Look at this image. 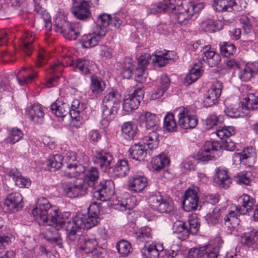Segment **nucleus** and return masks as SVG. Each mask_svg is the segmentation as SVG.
I'll return each instance as SVG.
<instances>
[{"label": "nucleus", "mask_w": 258, "mask_h": 258, "mask_svg": "<svg viewBox=\"0 0 258 258\" xmlns=\"http://www.w3.org/2000/svg\"><path fill=\"white\" fill-rule=\"evenodd\" d=\"M62 157L60 154L50 156L47 161V166L51 171H55L59 169L62 163Z\"/></svg>", "instance_id": "a18cd8bd"}, {"label": "nucleus", "mask_w": 258, "mask_h": 258, "mask_svg": "<svg viewBox=\"0 0 258 258\" xmlns=\"http://www.w3.org/2000/svg\"><path fill=\"white\" fill-rule=\"evenodd\" d=\"M159 54H153L152 55L150 54V57L148 58V60H149V63L152 61L153 63L156 64L159 67L165 66L167 63V61L164 55L161 51L159 52Z\"/></svg>", "instance_id": "3c124183"}, {"label": "nucleus", "mask_w": 258, "mask_h": 258, "mask_svg": "<svg viewBox=\"0 0 258 258\" xmlns=\"http://www.w3.org/2000/svg\"><path fill=\"white\" fill-rule=\"evenodd\" d=\"M214 180L221 187L224 188H228L231 182L226 170L223 169H218L216 170Z\"/></svg>", "instance_id": "2f4dec72"}, {"label": "nucleus", "mask_w": 258, "mask_h": 258, "mask_svg": "<svg viewBox=\"0 0 258 258\" xmlns=\"http://www.w3.org/2000/svg\"><path fill=\"white\" fill-rule=\"evenodd\" d=\"M147 179L143 176L134 175L128 180V188L134 192H140L147 186Z\"/></svg>", "instance_id": "412c9836"}, {"label": "nucleus", "mask_w": 258, "mask_h": 258, "mask_svg": "<svg viewBox=\"0 0 258 258\" xmlns=\"http://www.w3.org/2000/svg\"><path fill=\"white\" fill-rule=\"evenodd\" d=\"M133 71V65L131 60L130 59H126L124 62V66L123 67L121 71V75L123 79H130L132 76Z\"/></svg>", "instance_id": "0e129e2a"}, {"label": "nucleus", "mask_w": 258, "mask_h": 258, "mask_svg": "<svg viewBox=\"0 0 258 258\" xmlns=\"http://www.w3.org/2000/svg\"><path fill=\"white\" fill-rule=\"evenodd\" d=\"M26 114L33 122L41 124L43 122L44 113L40 105L34 104L26 109Z\"/></svg>", "instance_id": "4be33fe9"}, {"label": "nucleus", "mask_w": 258, "mask_h": 258, "mask_svg": "<svg viewBox=\"0 0 258 258\" xmlns=\"http://www.w3.org/2000/svg\"><path fill=\"white\" fill-rule=\"evenodd\" d=\"M5 206L13 212L20 210L23 206V198L19 192H13L8 195L5 199Z\"/></svg>", "instance_id": "f3484780"}, {"label": "nucleus", "mask_w": 258, "mask_h": 258, "mask_svg": "<svg viewBox=\"0 0 258 258\" xmlns=\"http://www.w3.org/2000/svg\"><path fill=\"white\" fill-rule=\"evenodd\" d=\"M202 67L203 62L202 60H198L197 62H195L194 67L185 77V83L190 85L196 81L201 76Z\"/></svg>", "instance_id": "c85d7f7f"}, {"label": "nucleus", "mask_w": 258, "mask_h": 258, "mask_svg": "<svg viewBox=\"0 0 258 258\" xmlns=\"http://www.w3.org/2000/svg\"><path fill=\"white\" fill-rule=\"evenodd\" d=\"M80 105L79 101L75 100L70 108L69 104L57 100L51 105V110L58 117H63L69 114L73 119L77 120L81 111Z\"/></svg>", "instance_id": "20e7f679"}, {"label": "nucleus", "mask_w": 258, "mask_h": 258, "mask_svg": "<svg viewBox=\"0 0 258 258\" xmlns=\"http://www.w3.org/2000/svg\"><path fill=\"white\" fill-rule=\"evenodd\" d=\"M244 100H245V106L247 109H258V96L250 94L247 97L245 98Z\"/></svg>", "instance_id": "bf43d9fd"}, {"label": "nucleus", "mask_w": 258, "mask_h": 258, "mask_svg": "<svg viewBox=\"0 0 258 258\" xmlns=\"http://www.w3.org/2000/svg\"><path fill=\"white\" fill-rule=\"evenodd\" d=\"M64 194L70 198L84 196L87 194L90 187L82 178H77L73 181H65L62 183Z\"/></svg>", "instance_id": "39448f33"}, {"label": "nucleus", "mask_w": 258, "mask_h": 258, "mask_svg": "<svg viewBox=\"0 0 258 258\" xmlns=\"http://www.w3.org/2000/svg\"><path fill=\"white\" fill-rule=\"evenodd\" d=\"M23 134L22 132L17 127H14L9 136V140L12 144H15L19 142L23 137Z\"/></svg>", "instance_id": "69168bd1"}, {"label": "nucleus", "mask_w": 258, "mask_h": 258, "mask_svg": "<svg viewBox=\"0 0 258 258\" xmlns=\"http://www.w3.org/2000/svg\"><path fill=\"white\" fill-rule=\"evenodd\" d=\"M214 157L209 151V148L206 147L200 150L197 154V160L201 162H207L211 160Z\"/></svg>", "instance_id": "e2e57ef3"}, {"label": "nucleus", "mask_w": 258, "mask_h": 258, "mask_svg": "<svg viewBox=\"0 0 258 258\" xmlns=\"http://www.w3.org/2000/svg\"><path fill=\"white\" fill-rule=\"evenodd\" d=\"M25 70H26V68H23L20 71L19 76L17 78L19 84L21 86L30 83L37 77L36 73L29 75L28 76H24L23 74V72Z\"/></svg>", "instance_id": "603ef678"}, {"label": "nucleus", "mask_w": 258, "mask_h": 258, "mask_svg": "<svg viewBox=\"0 0 258 258\" xmlns=\"http://www.w3.org/2000/svg\"><path fill=\"white\" fill-rule=\"evenodd\" d=\"M63 65L60 62H57L52 64L48 71V73L51 76L46 82V86L51 87L54 82H56L63 71Z\"/></svg>", "instance_id": "bb28decb"}, {"label": "nucleus", "mask_w": 258, "mask_h": 258, "mask_svg": "<svg viewBox=\"0 0 258 258\" xmlns=\"http://www.w3.org/2000/svg\"><path fill=\"white\" fill-rule=\"evenodd\" d=\"M170 4L159 3L152 4L146 7L148 14H156L158 13L169 10Z\"/></svg>", "instance_id": "c03bdc74"}, {"label": "nucleus", "mask_w": 258, "mask_h": 258, "mask_svg": "<svg viewBox=\"0 0 258 258\" xmlns=\"http://www.w3.org/2000/svg\"><path fill=\"white\" fill-rule=\"evenodd\" d=\"M84 172V167L81 164L78 165L77 163H74L67 165V168L64 171V173L66 176L72 178Z\"/></svg>", "instance_id": "ea45409f"}, {"label": "nucleus", "mask_w": 258, "mask_h": 258, "mask_svg": "<svg viewBox=\"0 0 258 258\" xmlns=\"http://www.w3.org/2000/svg\"><path fill=\"white\" fill-rule=\"evenodd\" d=\"M130 167L128 162L126 159L119 160L113 169V172L115 176L119 177H123L128 174Z\"/></svg>", "instance_id": "72a5a7b5"}, {"label": "nucleus", "mask_w": 258, "mask_h": 258, "mask_svg": "<svg viewBox=\"0 0 258 258\" xmlns=\"http://www.w3.org/2000/svg\"><path fill=\"white\" fill-rule=\"evenodd\" d=\"M149 56L150 54L145 53L140 56L138 59V67L134 72L135 79L137 82L143 83L147 79L146 66L149 63V60H148Z\"/></svg>", "instance_id": "ddd939ff"}, {"label": "nucleus", "mask_w": 258, "mask_h": 258, "mask_svg": "<svg viewBox=\"0 0 258 258\" xmlns=\"http://www.w3.org/2000/svg\"><path fill=\"white\" fill-rule=\"evenodd\" d=\"M210 47H205L206 51L203 53V60L210 67L217 66L221 61V56L215 51L209 50Z\"/></svg>", "instance_id": "a878e982"}, {"label": "nucleus", "mask_w": 258, "mask_h": 258, "mask_svg": "<svg viewBox=\"0 0 258 258\" xmlns=\"http://www.w3.org/2000/svg\"><path fill=\"white\" fill-rule=\"evenodd\" d=\"M91 80L90 88L93 93L98 94L104 90L105 87L104 82L97 77V76H92Z\"/></svg>", "instance_id": "49530a36"}, {"label": "nucleus", "mask_w": 258, "mask_h": 258, "mask_svg": "<svg viewBox=\"0 0 258 258\" xmlns=\"http://www.w3.org/2000/svg\"><path fill=\"white\" fill-rule=\"evenodd\" d=\"M136 236L140 241H147L151 237V229L149 227H142L136 232Z\"/></svg>", "instance_id": "5fc2aeb1"}, {"label": "nucleus", "mask_w": 258, "mask_h": 258, "mask_svg": "<svg viewBox=\"0 0 258 258\" xmlns=\"http://www.w3.org/2000/svg\"><path fill=\"white\" fill-rule=\"evenodd\" d=\"M118 109L115 107H109L105 104L102 105V116L103 119L107 121L112 120L116 114Z\"/></svg>", "instance_id": "09e8293b"}, {"label": "nucleus", "mask_w": 258, "mask_h": 258, "mask_svg": "<svg viewBox=\"0 0 258 258\" xmlns=\"http://www.w3.org/2000/svg\"><path fill=\"white\" fill-rule=\"evenodd\" d=\"M203 29L205 32L208 33H214L221 29V26L219 25L217 22L209 20L203 23Z\"/></svg>", "instance_id": "6e6d98bb"}, {"label": "nucleus", "mask_w": 258, "mask_h": 258, "mask_svg": "<svg viewBox=\"0 0 258 258\" xmlns=\"http://www.w3.org/2000/svg\"><path fill=\"white\" fill-rule=\"evenodd\" d=\"M103 36H99L95 34V29H94L93 34H88L84 35L81 39L82 46L85 48H91L96 46L98 41Z\"/></svg>", "instance_id": "e433bc0d"}, {"label": "nucleus", "mask_w": 258, "mask_h": 258, "mask_svg": "<svg viewBox=\"0 0 258 258\" xmlns=\"http://www.w3.org/2000/svg\"><path fill=\"white\" fill-rule=\"evenodd\" d=\"M249 176V173L243 171L238 173L234 177V179L238 184L249 185L251 182Z\"/></svg>", "instance_id": "052dcab7"}, {"label": "nucleus", "mask_w": 258, "mask_h": 258, "mask_svg": "<svg viewBox=\"0 0 258 258\" xmlns=\"http://www.w3.org/2000/svg\"><path fill=\"white\" fill-rule=\"evenodd\" d=\"M57 210L53 207L45 198L39 199L37 205L32 211L35 220L39 224L50 226L46 229L44 238L48 241L62 245L60 234L58 230L69 221V212L57 214Z\"/></svg>", "instance_id": "f257e3e1"}, {"label": "nucleus", "mask_w": 258, "mask_h": 258, "mask_svg": "<svg viewBox=\"0 0 258 258\" xmlns=\"http://www.w3.org/2000/svg\"><path fill=\"white\" fill-rule=\"evenodd\" d=\"M93 64L92 61L81 58L71 60L69 66L73 67L76 71L78 70L82 74L86 75L90 73V69Z\"/></svg>", "instance_id": "b1692460"}, {"label": "nucleus", "mask_w": 258, "mask_h": 258, "mask_svg": "<svg viewBox=\"0 0 258 258\" xmlns=\"http://www.w3.org/2000/svg\"><path fill=\"white\" fill-rule=\"evenodd\" d=\"M131 157L136 160L142 161L147 155V151L141 144H135L130 149Z\"/></svg>", "instance_id": "473e14b6"}, {"label": "nucleus", "mask_w": 258, "mask_h": 258, "mask_svg": "<svg viewBox=\"0 0 258 258\" xmlns=\"http://www.w3.org/2000/svg\"><path fill=\"white\" fill-rule=\"evenodd\" d=\"M195 189H187L184 195L182 207L184 211L189 212L197 209L198 206L199 197Z\"/></svg>", "instance_id": "2eb2a0df"}, {"label": "nucleus", "mask_w": 258, "mask_h": 258, "mask_svg": "<svg viewBox=\"0 0 258 258\" xmlns=\"http://www.w3.org/2000/svg\"><path fill=\"white\" fill-rule=\"evenodd\" d=\"M72 12L77 19L83 21L88 19L91 15L89 7V1L74 2L72 7Z\"/></svg>", "instance_id": "f8f14e48"}, {"label": "nucleus", "mask_w": 258, "mask_h": 258, "mask_svg": "<svg viewBox=\"0 0 258 258\" xmlns=\"http://www.w3.org/2000/svg\"><path fill=\"white\" fill-rule=\"evenodd\" d=\"M111 17L110 15L103 14L100 15L97 19V25L94 28L95 34L99 36H104L106 33V28L110 26Z\"/></svg>", "instance_id": "5701e85b"}, {"label": "nucleus", "mask_w": 258, "mask_h": 258, "mask_svg": "<svg viewBox=\"0 0 258 258\" xmlns=\"http://www.w3.org/2000/svg\"><path fill=\"white\" fill-rule=\"evenodd\" d=\"M34 41L33 34L32 33L25 34V38L22 42V50L27 55H30L32 52V44Z\"/></svg>", "instance_id": "37998d69"}, {"label": "nucleus", "mask_w": 258, "mask_h": 258, "mask_svg": "<svg viewBox=\"0 0 258 258\" xmlns=\"http://www.w3.org/2000/svg\"><path fill=\"white\" fill-rule=\"evenodd\" d=\"M96 205H91L89 208V214L86 217L83 214H79L74 217L72 221L67 222L66 229L67 232V237L71 241H75L78 239V232L81 228L90 229L97 225L99 221V217L96 212L91 214L92 208Z\"/></svg>", "instance_id": "f03ea898"}, {"label": "nucleus", "mask_w": 258, "mask_h": 258, "mask_svg": "<svg viewBox=\"0 0 258 258\" xmlns=\"http://www.w3.org/2000/svg\"><path fill=\"white\" fill-rule=\"evenodd\" d=\"M188 225L189 234H195L198 231L200 225L197 219L191 218L189 220Z\"/></svg>", "instance_id": "774afa93"}, {"label": "nucleus", "mask_w": 258, "mask_h": 258, "mask_svg": "<svg viewBox=\"0 0 258 258\" xmlns=\"http://www.w3.org/2000/svg\"><path fill=\"white\" fill-rule=\"evenodd\" d=\"M164 128L168 132L175 131L177 124L174 119V115L171 113H168L164 119Z\"/></svg>", "instance_id": "8fccbe9b"}, {"label": "nucleus", "mask_w": 258, "mask_h": 258, "mask_svg": "<svg viewBox=\"0 0 258 258\" xmlns=\"http://www.w3.org/2000/svg\"><path fill=\"white\" fill-rule=\"evenodd\" d=\"M90 189L94 198L98 200L105 201L114 194L113 182L111 180L100 181Z\"/></svg>", "instance_id": "0eeeda50"}, {"label": "nucleus", "mask_w": 258, "mask_h": 258, "mask_svg": "<svg viewBox=\"0 0 258 258\" xmlns=\"http://www.w3.org/2000/svg\"><path fill=\"white\" fill-rule=\"evenodd\" d=\"M144 91L141 88L136 89L133 93L128 94L124 99L123 109L126 112L138 108L143 99Z\"/></svg>", "instance_id": "1a4fd4ad"}, {"label": "nucleus", "mask_w": 258, "mask_h": 258, "mask_svg": "<svg viewBox=\"0 0 258 258\" xmlns=\"http://www.w3.org/2000/svg\"><path fill=\"white\" fill-rule=\"evenodd\" d=\"M217 256L214 249L206 246L191 248L188 252L189 258H216Z\"/></svg>", "instance_id": "a211bd4d"}, {"label": "nucleus", "mask_w": 258, "mask_h": 258, "mask_svg": "<svg viewBox=\"0 0 258 258\" xmlns=\"http://www.w3.org/2000/svg\"><path fill=\"white\" fill-rule=\"evenodd\" d=\"M238 203L241 205L236 207V211L240 215H245L252 210L255 200L247 194H243L238 200Z\"/></svg>", "instance_id": "6ab92c4d"}, {"label": "nucleus", "mask_w": 258, "mask_h": 258, "mask_svg": "<svg viewBox=\"0 0 258 258\" xmlns=\"http://www.w3.org/2000/svg\"><path fill=\"white\" fill-rule=\"evenodd\" d=\"M216 94V93H214L213 91L209 90L208 95L203 101V104L205 107H211L217 103L219 97Z\"/></svg>", "instance_id": "680f3d73"}, {"label": "nucleus", "mask_w": 258, "mask_h": 258, "mask_svg": "<svg viewBox=\"0 0 258 258\" xmlns=\"http://www.w3.org/2000/svg\"><path fill=\"white\" fill-rule=\"evenodd\" d=\"M116 248L120 254L123 256H126L130 252L131 245L127 241L122 240L117 244Z\"/></svg>", "instance_id": "13d9d810"}, {"label": "nucleus", "mask_w": 258, "mask_h": 258, "mask_svg": "<svg viewBox=\"0 0 258 258\" xmlns=\"http://www.w3.org/2000/svg\"><path fill=\"white\" fill-rule=\"evenodd\" d=\"M141 118L144 121L146 127L149 130L154 129L158 122L156 115L148 112L143 113L141 115Z\"/></svg>", "instance_id": "a19ab883"}, {"label": "nucleus", "mask_w": 258, "mask_h": 258, "mask_svg": "<svg viewBox=\"0 0 258 258\" xmlns=\"http://www.w3.org/2000/svg\"><path fill=\"white\" fill-rule=\"evenodd\" d=\"M53 23L55 31L69 40H76L80 33L79 28L67 21L63 16H57Z\"/></svg>", "instance_id": "423d86ee"}, {"label": "nucleus", "mask_w": 258, "mask_h": 258, "mask_svg": "<svg viewBox=\"0 0 258 258\" xmlns=\"http://www.w3.org/2000/svg\"><path fill=\"white\" fill-rule=\"evenodd\" d=\"M136 125L130 121L124 122L122 125V135L127 140H133L137 134Z\"/></svg>", "instance_id": "4c0bfd02"}, {"label": "nucleus", "mask_w": 258, "mask_h": 258, "mask_svg": "<svg viewBox=\"0 0 258 258\" xmlns=\"http://www.w3.org/2000/svg\"><path fill=\"white\" fill-rule=\"evenodd\" d=\"M99 174L97 168L91 167L85 171V175L82 178L84 180L85 182H86L90 188H91L99 183Z\"/></svg>", "instance_id": "cd10ccee"}, {"label": "nucleus", "mask_w": 258, "mask_h": 258, "mask_svg": "<svg viewBox=\"0 0 258 258\" xmlns=\"http://www.w3.org/2000/svg\"><path fill=\"white\" fill-rule=\"evenodd\" d=\"M235 134L234 128L232 126H225L217 131L216 135L221 139L226 138L222 143V149L229 151H233L235 149V143L229 138Z\"/></svg>", "instance_id": "9b49d317"}, {"label": "nucleus", "mask_w": 258, "mask_h": 258, "mask_svg": "<svg viewBox=\"0 0 258 258\" xmlns=\"http://www.w3.org/2000/svg\"><path fill=\"white\" fill-rule=\"evenodd\" d=\"M240 242L247 246L258 244V230H252L243 234L240 237Z\"/></svg>", "instance_id": "f704fd0d"}, {"label": "nucleus", "mask_w": 258, "mask_h": 258, "mask_svg": "<svg viewBox=\"0 0 258 258\" xmlns=\"http://www.w3.org/2000/svg\"><path fill=\"white\" fill-rule=\"evenodd\" d=\"M163 250L162 246L156 245H150L147 248H145L143 249L142 252L148 258H158L160 252Z\"/></svg>", "instance_id": "de8ad7c7"}, {"label": "nucleus", "mask_w": 258, "mask_h": 258, "mask_svg": "<svg viewBox=\"0 0 258 258\" xmlns=\"http://www.w3.org/2000/svg\"><path fill=\"white\" fill-rule=\"evenodd\" d=\"M203 208L207 213L205 219L208 224L214 225L219 222L221 210L219 207L207 202L204 204Z\"/></svg>", "instance_id": "dca6fc26"}, {"label": "nucleus", "mask_w": 258, "mask_h": 258, "mask_svg": "<svg viewBox=\"0 0 258 258\" xmlns=\"http://www.w3.org/2000/svg\"><path fill=\"white\" fill-rule=\"evenodd\" d=\"M121 95L117 91L114 90L106 91V94L102 100V103L109 107H115L118 109L121 103Z\"/></svg>", "instance_id": "393cba45"}, {"label": "nucleus", "mask_w": 258, "mask_h": 258, "mask_svg": "<svg viewBox=\"0 0 258 258\" xmlns=\"http://www.w3.org/2000/svg\"><path fill=\"white\" fill-rule=\"evenodd\" d=\"M80 248L86 253H92L93 258H99L103 252V249L98 247V243L94 239H90L85 236L79 238Z\"/></svg>", "instance_id": "9d476101"}, {"label": "nucleus", "mask_w": 258, "mask_h": 258, "mask_svg": "<svg viewBox=\"0 0 258 258\" xmlns=\"http://www.w3.org/2000/svg\"><path fill=\"white\" fill-rule=\"evenodd\" d=\"M142 142L150 150L156 148L159 144L158 134L154 131L150 133L148 136L143 138Z\"/></svg>", "instance_id": "79ce46f5"}, {"label": "nucleus", "mask_w": 258, "mask_h": 258, "mask_svg": "<svg viewBox=\"0 0 258 258\" xmlns=\"http://www.w3.org/2000/svg\"><path fill=\"white\" fill-rule=\"evenodd\" d=\"M236 6L235 0H217L214 4L215 10L218 12H231L237 9L234 8Z\"/></svg>", "instance_id": "7c9ffc66"}, {"label": "nucleus", "mask_w": 258, "mask_h": 258, "mask_svg": "<svg viewBox=\"0 0 258 258\" xmlns=\"http://www.w3.org/2000/svg\"><path fill=\"white\" fill-rule=\"evenodd\" d=\"M203 8L202 4L188 2L177 6L170 4L169 10L175 11L174 14L178 23L185 25L196 13H198Z\"/></svg>", "instance_id": "7ed1b4c3"}, {"label": "nucleus", "mask_w": 258, "mask_h": 258, "mask_svg": "<svg viewBox=\"0 0 258 258\" xmlns=\"http://www.w3.org/2000/svg\"><path fill=\"white\" fill-rule=\"evenodd\" d=\"M220 51L224 56L229 57L235 53L236 49L233 44L224 42L220 45Z\"/></svg>", "instance_id": "864d4df0"}, {"label": "nucleus", "mask_w": 258, "mask_h": 258, "mask_svg": "<svg viewBox=\"0 0 258 258\" xmlns=\"http://www.w3.org/2000/svg\"><path fill=\"white\" fill-rule=\"evenodd\" d=\"M223 118L222 116H217L213 114L210 115L205 120V125L207 129L212 128L214 126L217 125L219 123L222 122Z\"/></svg>", "instance_id": "4d7b16f0"}, {"label": "nucleus", "mask_w": 258, "mask_h": 258, "mask_svg": "<svg viewBox=\"0 0 258 258\" xmlns=\"http://www.w3.org/2000/svg\"><path fill=\"white\" fill-rule=\"evenodd\" d=\"M173 231L178 238L182 240L188 238L189 233L188 230L187 224L183 221H178L174 223Z\"/></svg>", "instance_id": "c756f323"}, {"label": "nucleus", "mask_w": 258, "mask_h": 258, "mask_svg": "<svg viewBox=\"0 0 258 258\" xmlns=\"http://www.w3.org/2000/svg\"><path fill=\"white\" fill-rule=\"evenodd\" d=\"M150 205L161 213L170 212L173 209L171 199L166 195L160 194L152 196L150 199Z\"/></svg>", "instance_id": "6e6552de"}, {"label": "nucleus", "mask_w": 258, "mask_h": 258, "mask_svg": "<svg viewBox=\"0 0 258 258\" xmlns=\"http://www.w3.org/2000/svg\"><path fill=\"white\" fill-rule=\"evenodd\" d=\"M233 158L235 159V161L237 159L241 162L245 164L250 163L254 159L253 150L251 147L248 148L244 150L242 153L234 154Z\"/></svg>", "instance_id": "c9c22d12"}, {"label": "nucleus", "mask_w": 258, "mask_h": 258, "mask_svg": "<svg viewBox=\"0 0 258 258\" xmlns=\"http://www.w3.org/2000/svg\"><path fill=\"white\" fill-rule=\"evenodd\" d=\"M113 157L109 152L104 151L97 152L93 158L95 165L104 172H106L112 167Z\"/></svg>", "instance_id": "4468645a"}, {"label": "nucleus", "mask_w": 258, "mask_h": 258, "mask_svg": "<svg viewBox=\"0 0 258 258\" xmlns=\"http://www.w3.org/2000/svg\"><path fill=\"white\" fill-rule=\"evenodd\" d=\"M198 122V119L195 116L189 115L184 111L178 114V124L182 128L186 130L195 128Z\"/></svg>", "instance_id": "aec40b11"}, {"label": "nucleus", "mask_w": 258, "mask_h": 258, "mask_svg": "<svg viewBox=\"0 0 258 258\" xmlns=\"http://www.w3.org/2000/svg\"><path fill=\"white\" fill-rule=\"evenodd\" d=\"M135 198L131 197L121 201L119 205L121 210H131L136 206L134 203Z\"/></svg>", "instance_id": "338daca9"}, {"label": "nucleus", "mask_w": 258, "mask_h": 258, "mask_svg": "<svg viewBox=\"0 0 258 258\" xmlns=\"http://www.w3.org/2000/svg\"><path fill=\"white\" fill-rule=\"evenodd\" d=\"M169 163V159L164 154H161L153 158L151 162L152 167L155 171H159L162 169Z\"/></svg>", "instance_id": "58836bf2"}]
</instances>
